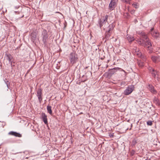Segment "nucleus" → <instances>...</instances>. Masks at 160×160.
<instances>
[{
    "instance_id": "f257e3e1",
    "label": "nucleus",
    "mask_w": 160,
    "mask_h": 160,
    "mask_svg": "<svg viewBox=\"0 0 160 160\" xmlns=\"http://www.w3.org/2000/svg\"><path fill=\"white\" fill-rule=\"evenodd\" d=\"M114 26L113 24L112 23L110 24L108 27L106 28L104 27V30H106V35L105 38L107 39H108L110 36L111 35L112 31L114 28Z\"/></svg>"
},
{
    "instance_id": "f03ea898",
    "label": "nucleus",
    "mask_w": 160,
    "mask_h": 160,
    "mask_svg": "<svg viewBox=\"0 0 160 160\" xmlns=\"http://www.w3.org/2000/svg\"><path fill=\"white\" fill-rule=\"evenodd\" d=\"M69 59L72 65L78 61V58L77 55L75 52H73L70 53L69 56Z\"/></svg>"
},
{
    "instance_id": "7ed1b4c3",
    "label": "nucleus",
    "mask_w": 160,
    "mask_h": 160,
    "mask_svg": "<svg viewBox=\"0 0 160 160\" xmlns=\"http://www.w3.org/2000/svg\"><path fill=\"white\" fill-rule=\"evenodd\" d=\"M108 15H106L105 17H102L100 20L99 22V27L101 28L102 26L104 25H105V24L107 22L108 19ZM105 25L104 26L105 27Z\"/></svg>"
},
{
    "instance_id": "20e7f679",
    "label": "nucleus",
    "mask_w": 160,
    "mask_h": 160,
    "mask_svg": "<svg viewBox=\"0 0 160 160\" xmlns=\"http://www.w3.org/2000/svg\"><path fill=\"white\" fill-rule=\"evenodd\" d=\"M48 35L47 31L44 30L42 33V40L44 44H46L48 38Z\"/></svg>"
},
{
    "instance_id": "39448f33",
    "label": "nucleus",
    "mask_w": 160,
    "mask_h": 160,
    "mask_svg": "<svg viewBox=\"0 0 160 160\" xmlns=\"http://www.w3.org/2000/svg\"><path fill=\"white\" fill-rule=\"evenodd\" d=\"M118 0H111L109 5V8L111 10H112L116 6Z\"/></svg>"
},
{
    "instance_id": "423d86ee",
    "label": "nucleus",
    "mask_w": 160,
    "mask_h": 160,
    "mask_svg": "<svg viewBox=\"0 0 160 160\" xmlns=\"http://www.w3.org/2000/svg\"><path fill=\"white\" fill-rule=\"evenodd\" d=\"M133 89L134 87L132 85L128 87L124 91L125 94L128 95L130 94L132 92Z\"/></svg>"
},
{
    "instance_id": "0eeeda50",
    "label": "nucleus",
    "mask_w": 160,
    "mask_h": 160,
    "mask_svg": "<svg viewBox=\"0 0 160 160\" xmlns=\"http://www.w3.org/2000/svg\"><path fill=\"white\" fill-rule=\"evenodd\" d=\"M145 39L144 40L143 44L145 47L146 48H147L149 50V47L150 46L149 45V43H150V41L149 39H148L147 38V37L145 36Z\"/></svg>"
},
{
    "instance_id": "6e6552de",
    "label": "nucleus",
    "mask_w": 160,
    "mask_h": 160,
    "mask_svg": "<svg viewBox=\"0 0 160 160\" xmlns=\"http://www.w3.org/2000/svg\"><path fill=\"white\" fill-rule=\"evenodd\" d=\"M37 96L39 100L42 99V90L41 88H38L37 91Z\"/></svg>"
},
{
    "instance_id": "1a4fd4ad",
    "label": "nucleus",
    "mask_w": 160,
    "mask_h": 160,
    "mask_svg": "<svg viewBox=\"0 0 160 160\" xmlns=\"http://www.w3.org/2000/svg\"><path fill=\"white\" fill-rule=\"evenodd\" d=\"M42 118L45 124H48L47 116L44 113H42Z\"/></svg>"
},
{
    "instance_id": "9d476101",
    "label": "nucleus",
    "mask_w": 160,
    "mask_h": 160,
    "mask_svg": "<svg viewBox=\"0 0 160 160\" xmlns=\"http://www.w3.org/2000/svg\"><path fill=\"white\" fill-rule=\"evenodd\" d=\"M9 134L17 137H22L20 133L13 131L10 132Z\"/></svg>"
},
{
    "instance_id": "9b49d317",
    "label": "nucleus",
    "mask_w": 160,
    "mask_h": 160,
    "mask_svg": "<svg viewBox=\"0 0 160 160\" xmlns=\"http://www.w3.org/2000/svg\"><path fill=\"white\" fill-rule=\"evenodd\" d=\"M7 59L9 61V62L11 64L12 63V60L13 59V57L11 54H8L6 55Z\"/></svg>"
},
{
    "instance_id": "f8f14e48",
    "label": "nucleus",
    "mask_w": 160,
    "mask_h": 160,
    "mask_svg": "<svg viewBox=\"0 0 160 160\" xmlns=\"http://www.w3.org/2000/svg\"><path fill=\"white\" fill-rule=\"evenodd\" d=\"M152 37L154 38H157L159 37L160 35L157 32H153V33H152Z\"/></svg>"
},
{
    "instance_id": "ddd939ff",
    "label": "nucleus",
    "mask_w": 160,
    "mask_h": 160,
    "mask_svg": "<svg viewBox=\"0 0 160 160\" xmlns=\"http://www.w3.org/2000/svg\"><path fill=\"white\" fill-rule=\"evenodd\" d=\"M31 36L32 39L34 40L36 38V34L35 32H32L31 34Z\"/></svg>"
},
{
    "instance_id": "4468645a",
    "label": "nucleus",
    "mask_w": 160,
    "mask_h": 160,
    "mask_svg": "<svg viewBox=\"0 0 160 160\" xmlns=\"http://www.w3.org/2000/svg\"><path fill=\"white\" fill-rule=\"evenodd\" d=\"M47 109L48 112L50 114H51L52 113V110H51V107L50 106H48L47 107Z\"/></svg>"
},
{
    "instance_id": "2eb2a0df",
    "label": "nucleus",
    "mask_w": 160,
    "mask_h": 160,
    "mask_svg": "<svg viewBox=\"0 0 160 160\" xmlns=\"http://www.w3.org/2000/svg\"><path fill=\"white\" fill-rule=\"evenodd\" d=\"M127 39L129 42H132L134 40V38L133 37L131 36H128L127 37Z\"/></svg>"
},
{
    "instance_id": "dca6fc26",
    "label": "nucleus",
    "mask_w": 160,
    "mask_h": 160,
    "mask_svg": "<svg viewBox=\"0 0 160 160\" xmlns=\"http://www.w3.org/2000/svg\"><path fill=\"white\" fill-rule=\"evenodd\" d=\"M150 88H151V92L153 93L154 94H155V93H156L157 92L156 91V90H155L154 89V87H153V86H151Z\"/></svg>"
},
{
    "instance_id": "f3484780",
    "label": "nucleus",
    "mask_w": 160,
    "mask_h": 160,
    "mask_svg": "<svg viewBox=\"0 0 160 160\" xmlns=\"http://www.w3.org/2000/svg\"><path fill=\"white\" fill-rule=\"evenodd\" d=\"M132 5L136 8H138L139 7V4L137 2H135L133 3Z\"/></svg>"
},
{
    "instance_id": "a211bd4d",
    "label": "nucleus",
    "mask_w": 160,
    "mask_h": 160,
    "mask_svg": "<svg viewBox=\"0 0 160 160\" xmlns=\"http://www.w3.org/2000/svg\"><path fill=\"white\" fill-rule=\"evenodd\" d=\"M121 0L123 2H125L127 4H130L131 3V1L130 0Z\"/></svg>"
},
{
    "instance_id": "6ab92c4d",
    "label": "nucleus",
    "mask_w": 160,
    "mask_h": 160,
    "mask_svg": "<svg viewBox=\"0 0 160 160\" xmlns=\"http://www.w3.org/2000/svg\"><path fill=\"white\" fill-rule=\"evenodd\" d=\"M152 70L153 71V72L152 73V75L154 77H156L157 72H154L153 69H152Z\"/></svg>"
},
{
    "instance_id": "aec40b11",
    "label": "nucleus",
    "mask_w": 160,
    "mask_h": 160,
    "mask_svg": "<svg viewBox=\"0 0 160 160\" xmlns=\"http://www.w3.org/2000/svg\"><path fill=\"white\" fill-rule=\"evenodd\" d=\"M152 59L154 62H155L157 59V58L155 57H152Z\"/></svg>"
},
{
    "instance_id": "412c9836",
    "label": "nucleus",
    "mask_w": 160,
    "mask_h": 160,
    "mask_svg": "<svg viewBox=\"0 0 160 160\" xmlns=\"http://www.w3.org/2000/svg\"><path fill=\"white\" fill-rule=\"evenodd\" d=\"M109 136L111 138L113 137V135L111 133H109Z\"/></svg>"
},
{
    "instance_id": "4be33fe9",
    "label": "nucleus",
    "mask_w": 160,
    "mask_h": 160,
    "mask_svg": "<svg viewBox=\"0 0 160 160\" xmlns=\"http://www.w3.org/2000/svg\"><path fill=\"white\" fill-rule=\"evenodd\" d=\"M115 70V69L114 68H113L111 70V72H112V73H114V70Z\"/></svg>"
},
{
    "instance_id": "5701e85b",
    "label": "nucleus",
    "mask_w": 160,
    "mask_h": 160,
    "mask_svg": "<svg viewBox=\"0 0 160 160\" xmlns=\"http://www.w3.org/2000/svg\"><path fill=\"white\" fill-rule=\"evenodd\" d=\"M147 124L148 125H150V121H148L147 122Z\"/></svg>"
},
{
    "instance_id": "b1692460",
    "label": "nucleus",
    "mask_w": 160,
    "mask_h": 160,
    "mask_svg": "<svg viewBox=\"0 0 160 160\" xmlns=\"http://www.w3.org/2000/svg\"><path fill=\"white\" fill-rule=\"evenodd\" d=\"M152 122L151 121V124H150L151 126L152 125Z\"/></svg>"
},
{
    "instance_id": "393cba45",
    "label": "nucleus",
    "mask_w": 160,
    "mask_h": 160,
    "mask_svg": "<svg viewBox=\"0 0 160 160\" xmlns=\"http://www.w3.org/2000/svg\"><path fill=\"white\" fill-rule=\"evenodd\" d=\"M155 101V103H156V102H157V101H158L156 100V101Z\"/></svg>"
},
{
    "instance_id": "a878e982",
    "label": "nucleus",
    "mask_w": 160,
    "mask_h": 160,
    "mask_svg": "<svg viewBox=\"0 0 160 160\" xmlns=\"http://www.w3.org/2000/svg\"><path fill=\"white\" fill-rule=\"evenodd\" d=\"M158 105H160V102L158 104Z\"/></svg>"
},
{
    "instance_id": "bb28decb",
    "label": "nucleus",
    "mask_w": 160,
    "mask_h": 160,
    "mask_svg": "<svg viewBox=\"0 0 160 160\" xmlns=\"http://www.w3.org/2000/svg\"><path fill=\"white\" fill-rule=\"evenodd\" d=\"M153 28H152V29H151V31L152 30Z\"/></svg>"
},
{
    "instance_id": "cd10ccee",
    "label": "nucleus",
    "mask_w": 160,
    "mask_h": 160,
    "mask_svg": "<svg viewBox=\"0 0 160 160\" xmlns=\"http://www.w3.org/2000/svg\"><path fill=\"white\" fill-rule=\"evenodd\" d=\"M126 14L128 16V13H126Z\"/></svg>"
},
{
    "instance_id": "c85d7f7f",
    "label": "nucleus",
    "mask_w": 160,
    "mask_h": 160,
    "mask_svg": "<svg viewBox=\"0 0 160 160\" xmlns=\"http://www.w3.org/2000/svg\"><path fill=\"white\" fill-rule=\"evenodd\" d=\"M137 55H138L139 54L138 53H137Z\"/></svg>"
},
{
    "instance_id": "c756f323",
    "label": "nucleus",
    "mask_w": 160,
    "mask_h": 160,
    "mask_svg": "<svg viewBox=\"0 0 160 160\" xmlns=\"http://www.w3.org/2000/svg\"><path fill=\"white\" fill-rule=\"evenodd\" d=\"M159 94H160V92H159Z\"/></svg>"
}]
</instances>
